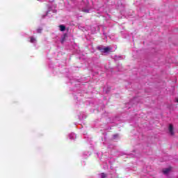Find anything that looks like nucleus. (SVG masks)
Wrapping results in <instances>:
<instances>
[{
  "instance_id": "f257e3e1",
  "label": "nucleus",
  "mask_w": 178,
  "mask_h": 178,
  "mask_svg": "<svg viewBox=\"0 0 178 178\" xmlns=\"http://www.w3.org/2000/svg\"><path fill=\"white\" fill-rule=\"evenodd\" d=\"M168 131L171 136H175V131H173V125H172V124L169 125Z\"/></svg>"
},
{
  "instance_id": "f03ea898",
  "label": "nucleus",
  "mask_w": 178,
  "mask_h": 178,
  "mask_svg": "<svg viewBox=\"0 0 178 178\" xmlns=\"http://www.w3.org/2000/svg\"><path fill=\"white\" fill-rule=\"evenodd\" d=\"M111 49H112L111 47H104L100 49V51H102V52H104V54H108V52H111Z\"/></svg>"
},
{
  "instance_id": "7ed1b4c3",
  "label": "nucleus",
  "mask_w": 178,
  "mask_h": 178,
  "mask_svg": "<svg viewBox=\"0 0 178 178\" xmlns=\"http://www.w3.org/2000/svg\"><path fill=\"white\" fill-rule=\"evenodd\" d=\"M170 170H172L171 168H165L163 170V172L164 175H168V173H169V172H170Z\"/></svg>"
},
{
  "instance_id": "20e7f679",
  "label": "nucleus",
  "mask_w": 178,
  "mask_h": 178,
  "mask_svg": "<svg viewBox=\"0 0 178 178\" xmlns=\"http://www.w3.org/2000/svg\"><path fill=\"white\" fill-rule=\"evenodd\" d=\"M70 140H74V138H76V134L73 133L70 134Z\"/></svg>"
},
{
  "instance_id": "39448f33",
  "label": "nucleus",
  "mask_w": 178,
  "mask_h": 178,
  "mask_svg": "<svg viewBox=\"0 0 178 178\" xmlns=\"http://www.w3.org/2000/svg\"><path fill=\"white\" fill-rule=\"evenodd\" d=\"M66 30V26H65L64 25H60V31H65Z\"/></svg>"
},
{
  "instance_id": "423d86ee",
  "label": "nucleus",
  "mask_w": 178,
  "mask_h": 178,
  "mask_svg": "<svg viewBox=\"0 0 178 178\" xmlns=\"http://www.w3.org/2000/svg\"><path fill=\"white\" fill-rule=\"evenodd\" d=\"M30 42H32V44H34V43L37 42V40H35V38H34L33 37H31Z\"/></svg>"
},
{
  "instance_id": "0eeeda50",
  "label": "nucleus",
  "mask_w": 178,
  "mask_h": 178,
  "mask_svg": "<svg viewBox=\"0 0 178 178\" xmlns=\"http://www.w3.org/2000/svg\"><path fill=\"white\" fill-rule=\"evenodd\" d=\"M82 12H85V13H88L90 12V10L86 9V8H82Z\"/></svg>"
},
{
  "instance_id": "6e6552de",
  "label": "nucleus",
  "mask_w": 178,
  "mask_h": 178,
  "mask_svg": "<svg viewBox=\"0 0 178 178\" xmlns=\"http://www.w3.org/2000/svg\"><path fill=\"white\" fill-rule=\"evenodd\" d=\"M101 177H102V178H105V177H106V174H105V173H102V174H101Z\"/></svg>"
},
{
  "instance_id": "1a4fd4ad",
  "label": "nucleus",
  "mask_w": 178,
  "mask_h": 178,
  "mask_svg": "<svg viewBox=\"0 0 178 178\" xmlns=\"http://www.w3.org/2000/svg\"><path fill=\"white\" fill-rule=\"evenodd\" d=\"M42 31V29H38V33H41Z\"/></svg>"
},
{
  "instance_id": "9d476101",
  "label": "nucleus",
  "mask_w": 178,
  "mask_h": 178,
  "mask_svg": "<svg viewBox=\"0 0 178 178\" xmlns=\"http://www.w3.org/2000/svg\"><path fill=\"white\" fill-rule=\"evenodd\" d=\"M175 102H177V104H178V97H177V98L175 99Z\"/></svg>"
},
{
  "instance_id": "9b49d317",
  "label": "nucleus",
  "mask_w": 178,
  "mask_h": 178,
  "mask_svg": "<svg viewBox=\"0 0 178 178\" xmlns=\"http://www.w3.org/2000/svg\"><path fill=\"white\" fill-rule=\"evenodd\" d=\"M118 137V135H114V138H116Z\"/></svg>"
},
{
  "instance_id": "f8f14e48",
  "label": "nucleus",
  "mask_w": 178,
  "mask_h": 178,
  "mask_svg": "<svg viewBox=\"0 0 178 178\" xmlns=\"http://www.w3.org/2000/svg\"><path fill=\"white\" fill-rule=\"evenodd\" d=\"M38 1H41V0H38Z\"/></svg>"
},
{
  "instance_id": "ddd939ff",
  "label": "nucleus",
  "mask_w": 178,
  "mask_h": 178,
  "mask_svg": "<svg viewBox=\"0 0 178 178\" xmlns=\"http://www.w3.org/2000/svg\"><path fill=\"white\" fill-rule=\"evenodd\" d=\"M47 15H48V13H47Z\"/></svg>"
}]
</instances>
